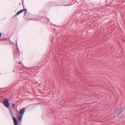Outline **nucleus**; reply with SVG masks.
I'll use <instances>...</instances> for the list:
<instances>
[{
  "instance_id": "5",
  "label": "nucleus",
  "mask_w": 125,
  "mask_h": 125,
  "mask_svg": "<svg viewBox=\"0 0 125 125\" xmlns=\"http://www.w3.org/2000/svg\"><path fill=\"white\" fill-rule=\"evenodd\" d=\"M23 0L22 1V4L23 7V9L21 10H20L19 11L20 12V13H21L23 11H24V16L26 12L27 9H24V5H23Z\"/></svg>"
},
{
  "instance_id": "6",
  "label": "nucleus",
  "mask_w": 125,
  "mask_h": 125,
  "mask_svg": "<svg viewBox=\"0 0 125 125\" xmlns=\"http://www.w3.org/2000/svg\"><path fill=\"white\" fill-rule=\"evenodd\" d=\"M14 123V125H17L18 123V121L16 118L14 116L12 117Z\"/></svg>"
},
{
  "instance_id": "11",
  "label": "nucleus",
  "mask_w": 125,
  "mask_h": 125,
  "mask_svg": "<svg viewBox=\"0 0 125 125\" xmlns=\"http://www.w3.org/2000/svg\"><path fill=\"white\" fill-rule=\"evenodd\" d=\"M47 20L48 21H49V19L48 18H47Z\"/></svg>"
},
{
  "instance_id": "1",
  "label": "nucleus",
  "mask_w": 125,
  "mask_h": 125,
  "mask_svg": "<svg viewBox=\"0 0 125 125\" xmlns=\"http://www.w3.org/2000/svg\"><path fill=\"white\" fill-rule=\"evenodd\" d=\"M25 108L21 109L19 111V117L18 120L20 122H21L23 115L25 112Z\"/></svg>"
},
{
  "instance_id": "9",
  "label": "nucleus",
  "mask_w": 125,
  "mask_h": 125,
  "mask_svg": "<svg viewBox=\"0 0 125 125\" xmlns=\"http://www.w3.org/2000/svg\"><path fill=\"white\" fill-rule=\"evenodd\" d=\"M9 109V111L10 113V114L11 116L12 117L13 116V113L12 112L11 110V109H10L9 108H8Z\"/></svg>"
},
{
  "instance_id": "4",
  "label": "nucleus",
  "mask_w": 125,
  "mask_h": 125,
  "mask_svg": "<svg viewBox=\"0 0 125 125\" xmlns=\"http://www.w3.org/2000/svg\"><path fill=\"white\" fill-rule=\"evenodd\" d=\"M15 104L14 103L13 104H11V106L12 108H13L14 109H15L16 111V113L15 114H14V115H15L17 116V117H18V111L17 110V108H15Z\"/></svg>"
},
{
  "instance_id": "3",
  "label": "nucleus",
  "mask_w": 125,
  "mask_h": 125,
  "mask_svg": "<svg viewBox=\"0 0 125 125\" xmlns=\"http://www.w3.org/2000/svg\"><path fill=\"white\" fill-rule=\"evenodd\" d=\"M125 110V108L121 107L119 108L118 110L116 112V113L117 114V115L119 116Z\"/></svg>"
},
{
  "instance_id": "12",
  "label": "nucleus",
  "mask_w": 125,
  "mask_h": 125,
  "mask_svg": "<svg viewBox=\"0 0 125 125\" xmlns=\"http://www.w3.org/2000/svg\"><path fill=\"white\" fill-rule=\"evenodd\" d=\"M18 51L17 52H18L19 51V49H18ZM17 53H18V52H17Z\"/></svg>"
},
{
  "instance_id": "14",
  "label": "nucleus",
  "mask_w": 125,
  "mask_h": 125,
  "mask_svg": "<svg viewBox=\"0 0 125 125\" xmlns=\"http://www.w3.org/2000/svg\"><path fill=\"white\" fill-rule=\"evenodd\" d=\"M17 42H16V45H17Z\"/></svg>"
},
{
  "instance_id": "2",
  "label": "nucleus",
  "mask_w": 125,
  "mask_h": 125,
  "mask_svg": "<svg viewBox=\"0 0 125 125\" xmlns=\"http://www.w3.org/2000/svg\"><path fill=\"white\" fill-rule=\"evenodd\" d=\"M3 102L4 106L7 108H8L10 105L9 99L6 98L3 100Z\"/></svg>"
},
{
  "instance_id": "13",
  "label": "nucleus",
  "mask_w": 125,
  "mask_h": 125,
  "mask_svg": "<svg viewBox=\"0 0 125 125\" xmlns=\"http://www.w3.org/2000/svg\"><path fill=\"white\" fill-rule=\"evenodd\" d=\"M14 70L13 71V72H14Z\"/></svg>"
},
{
  "instance_id": "7",
  "label": "nucleus",
  "mask_w": 125,
  "mask_h": 125,
  "mask_svg": "<svg viewBox=\"0 0 125 125\" xmlns=\"http://www.w3.org/2000/svg\"><path fill=\"white\" fill-rule=\"evenodd\" d=\"M0 41L3 42L5 44H6L7 42L6 38L0 39Z\"/></svg>"
},
{
  "instance_id": "10",
  "label": "nucleus",
  "mask_w": 125,
  "mask_h": 125,
  "mask_svg": "<svg viewBox=\"0 0 125 125\" xmlns=\"http://www.w3.org/2000/svg\"><path fill=\"white\" fill-rule=\"evenodd\" d=\"M18 63L20 64H21V63H22V62L21 61H20Z\"/></svg>"
},
{
  "instance_id": "8",
  "label": "nucleus",
  "mask_w": 125,
  "mask_h": 125,
  "mask_svg": "<svg viewBox=\"0 0 125 125\" xmlns=\"http://www.w3.org/2000/svg\"><path fill=\"white\" fill-rule=\"evenodd\" d=\"M20 13L19 11L16 14L13 15L12 17V18H14L15 17H16L17 15H18Z\"/></svg>"
}]
</instances>
